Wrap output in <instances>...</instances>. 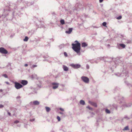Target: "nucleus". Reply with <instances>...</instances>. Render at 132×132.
<instances>
[{
    "mask_svg": "<svg viewBox=\"0 0 132 132\" xmlns=\"http://www.w3.org/2000/svg\"><path fill=\"white\" fill-rule=\"evenodd\" d=\"M70 66L75 69L79 68L81 67V65L78 64H71L70 65Z\"/></svg>",
    "mask_w": 132,
    "mask_h": 132,
    "instance_id": "6",
    "label": "nucleus"
},
{
    "mask_svg": "<svg viewBox=\"0 0 132 132\" xmlns=\"http://www.w3.org/2000/svg\"><path fill=\"white\" fill-rule=\"evenodd\" d=\"M28 37L27 36H26L25 37V38L23 39V40L25 42H27L28 40Z\"/></svg>",
    "mask_w": 132,
    "mask_h": 132,
    "instance_id": "26",
    "label": "nucleus"
},
{
    "mask_svg": "<svg viewBox=\"0 0 132 132\" xmlns=\"http://www.w3.org/2000/svg\"><path fill=\"white\" fill-rule=\"evenodd\" d=\"M46 110L47 112H48L50 111L51 110L50 108L48 107H45Z\"/></svg>",
    "mask_w": 132,
    "mask_h": 132,
    "instance_id": "21",
    "label": "nucleus"
},
{
    "mask_svg": "<svg viewBox=\"0 0 132 132\" xmlns=\"http://www.w3.org/2000/svg\"><path fill=\"white\" fill-rule=\"evenodd\" d=\"M115 75L119 77H123L125 76V77H127L128 76V72L125 70H124L122 71V72L121 74L118 73H115Z\"/></svg>",
    "mask_w": 132,
    "mask_h": 132,
    "instance_id": "2",
    "label": "nucleus"
},
{
    "mask_svg": "<svg viewBox=\"0 0 132 132\" xmlns=\"http://www.w3.org/2000/svg\"><path fill=\"white\" fill-rule=\"evenodd\" d=\"M33 103L34 105H38L39 104L40 102L37 101H35L33 102Z\"/></svg>",
    "mask_w": 132,
    "mask_h": 132,
    "instance_id": "14",
    "label": "nucleus"
},
{
    "mask_svg": "<svg viewBox=\"0 0 132 132\" xmlns=\"http://www.w3.org/2000/svg\"><path fill=\"white\" fill-rule=\"evenodd\" d=\"M116 63L114 62H112V64L111 65V69L112 71H113V69L115 68L116 67Z\"/></svg>",
    "mask_w": 132,
    "mask_h": 132,
    "instance_id": "7",
    "label": "nucleus"
},
{
    "mask_svg": "<svg viewBox=\"0 0 132 132\" xmlns=\"http://www.w3.org/2000/svg\"><path fill=\"white\" fill-rule=\"evenodd\" d=\"M33 93H31L30 94H33Z\"/></svg>",
    "mask_w": 132,
    "mask_h": 132,
    "instance_id": "53",
    "label": "nucleus"
},
{
    "mask_svg": "<svg viewBox=\"0 0 132 132\" xmlns=\"http://www.w3.org/2000/svg\"><path fill=\"white\" fill-rule=\"evenodd\" d=\"M106 22H103L102 23V25L105 27H106Z\"/></svg>",
    "mask_w": 132,
    "mask_h": 132,
    "instance_id": "30",
    "label": "nucleus"
},
{
    "mask_svg": "<svg viewBox=\"0 0 132 132\" xmlns=\"http://www.w3.org/2000/svg\"><path fill=\"white\" fill-rule=\"evenodd\" d=\"M14 83L15 84L14 87L17 89H19L23 87V86L19 82H15Z\"/></svg>",
    "mask_w": 132,
    "mask_h": 132,
    "instance_id": "3",
    "label": "nucleus"
},
{
    "mask_svg": "<svg viewBox=\"0 0 132 132\" xmlns=\"http://www.w3.org/2000/svg\"><path fill=\"white\" fill-rule=\"evenodd\" d=\"M7 113H8V114L9 116H11V113H10V112H8Z\"/></svg>",
    "mask_w": 132,
    "mask_h": 132,
    "instance_id": "40",
    "label": "nucleus"
},
{
    "mask_svg": "<svg viewBox=\"0 0 132 132\" xmlns=\"http://www.w3.org/2000/svg\"><path fill=\"white\" fill-rule=\"evenodd\" d=\"M35 118H33L31 119H30V121L31 122H33L35 120Z\"/></svg>",
    "mask_w": 132,
    "mask_h": 132,
    "instance_id": "34",
    "label": "nucleus"
},
{
    "mask_svg": "<svg viewBox=\"0 0 132 132\" xmlns=\"http://www.w3.org/2000/svg\"><path fill=\"white\" fill-rule=\"evenodd\" d=\"M92 113V114H94V113Z\"/></svg>",
    "mask_w": 132,
    "mask_h": 132,
    "instance_id": "51",
    "label": "nucleus"
},
{
    "mask_svg": "<svg viewBox=\"0 0 132 132\" xmlns=\"http://www.w3.org/2000/svg\"><path fill=\"white\" fill-rule=\"evenodd\" d=\"M87 108L88 109L90 110H92L93 109V108H92L90 107L89 106H87Z\"/></svg>",
    "mask_w": 132,
    "mask_h": 132,
    "instance_id": "32",
    "label": "nucleus"
},
{
    "mask_svg": "<svg viewBox=\"0 0 132 132\" xmlns=\"http://www.w3.org/2000/svg\"><path fill=\"white\" fill-rule=\"evenodd\" d=\"M59 109L62 111H64V110L63 109L61 108H60Z\"/></svg>",
    "mask_w": 132,
    "mask_h": 132,
    "instance_id": "38",
    "label": "nucleus"
},
{
    "mask_svg": "<svg viewBox=\"0 0 132 132\" xmlns=\"http://www.w3.org/2000/svg\"><path fill=\"white\" fill-rule=\"evenodd\" d=\"M129 129L128 126H127L125 127L123 129V130L125 131L129 130Z\"/></svg>",
    "mask_w": 132,
    "mask_h": 132,
    "instance_id": "19",
    "label": "nucleus"
},
{
    "mask_svg": "<svg viewBox=\"0 0 132 132\" xmlns=\"http://www.w3.org/2000/svg\"><path fill=\"white\" fill-rule=\"evenodd\" d=\"M37 67V65H32L31 67V69H33L34 68L36 67Z\"/></svg>",
    "mask_w": 132,
    "mask_h": 132,
    "instance_id": "28",
    "label": "nucleus"
},
{
    "mask_svg": "<svg viewBox=\"0 0 132 132\" xmlns=\"http://www.w3.org/2000/svg\"><path fill=\"white\" fill-rule=\"evenodd\" d=\"M82 80L86 83H88L89 82V79L87 77L82 76L81 77Z\"/></svg>",
    "mask_w": 132,
    "mask_h": 132,
    "instance_id": "5",
    "label": "nucleus"
},
{
    "mask_svg": "<svg viewBox=\"0 0 132 132\" xmlns=\"http://www.w3.org/2000/svg\"><path fill=\"white\" fill-rule=\"evenodd\" d=\"M64 54L65 56L67 57L68 56L66 52H64Z\"/></svg>",
    "mask_w": 132,
    "mask_h": 132,
    "instance_id": "35",
    "label": "nucleus"
},
{
    "mask_svg": "<svg viewBox=\"0 0 132 132\" xmlns=\"http://www.w3.org/2000/svg\"><path fill=\"white\" fill-rule=\"evenodd\" d=\"M108 108L110 109L112 111H113L115 109L117 110V106L114 104L109 105Z\"/></svg>",
    "mask_w": 132,
    "mask_h": 132,
    "instance_id": "4",
    "label": "nucleus"
},
{
    "mask_svg": "<svg viewBox=\"0 0 132 132\" xmlns=\"http://www.w3.org/2000/svg\"><path fill=\"white\" fill-rule=\"evenodd\" d=\"M110 46V45H109V44L108 45V46Z\"/></svg>",
    "mask_w": 132,
    "mask_h": 132,
    "instance_id": "48",
    "label": "nucleus"
},
{
    "mask_svg": "<svg viewBox=\"0 0 132 132\" xmlns=\"http://www.w3.org/2000/svg\"><path fill=\"white\" fill-rule=\"evenodd\" d=\"M28 64H25V65H24V66H25V67H26V66H28Z\"/></svg>",
    "mask_w": 132,
    "mask_h": 132,
    "instance_id": "44",
    "label": "nucleus"
},
{
    "mask_svg": "<svg viewBox=\"0 0 132 132\" xmlns=\"http://www.w3.org/2000/svg\"><path fill=\"white\" fill-rule=\"evenodd\" d=\"M4 105L2 104H0V109L3 108L4 107Z\"/></svg>",
    "mask_w": 132,
    "mask_h": 132,
    "instance_id": "36",
    "label": "nucleus"
},
{
    "mask_svg": "<svg viewBox=\"0 0 132 132\" xmlns=\"http://www.w3.org/2000/svg\"><path fill=\"white\" fill-rule=\"evenodd\" d=\"M19 122V121L18 120H16L14 122V123H17Z\"/></svg>",
    "mask_w": 132,
    "mask_h": 132,
    "instance_id": "33",
    "label": "nucleus"
},
{
    "mask_svg": "<svg viewBox=\"0 0 132 132\" xmlns=\"http://www.w3.org/2000/svg\"><path fill=\"white\" fill-rule=\"evenodd\" d=\"M2 76L5 78H7L8 76L6 74H4L2 75Z\"/></svg>",
    "mask_w": 132,
    "mask_h": 132,
    "instance_id": "29",
    "label": "nucleus"
},
{
    "mask_svg": "<svg viewBox=\"0 0 132 132\" xmlns=\"http://www.w3.org/2000/svg\"><path fill=\"white\" fill-rule=\"evenodd\" d=\"M21 97V96H18L16 98V99L18 101L20 102V103L21 102V100H19V99H20Z\"/></svg>",
    "mask_w": 132,
    "mask_h": 132,
    "instance_id": "17",
    "label": "nucleus"
},
{
    "mask_svg": "<svg viewBox=\"0 0 132 132\" xmlns=\"http://www.w3.org/2000/svg\"><path fill=\"white\" fill-rule=\"evenodd\" d=\"M131 103L126 104L125 106L126 107H129L131 106Z\"/></svg>",
    "mask_w": 132,
    "mask_h": 132,
    "instance_id": "25",
    "label": "nucleus"
},
{
    "mask_svg": "<svg viewBox=\"0 0 132 132\" xmlns=\"http://www.w3.org/2000/svg\"><path fill=\"white\" fill-rule=\"evenodd\" d=\"M105 111L107 113H110V111L108 109H105Z\"/></svg>",
    "mask_w": 132,
    "mask_h": 132,
    "instance_id": "24",
    "label": "nucleus"
},
{
    "mask_svg": "<svg viewBox=\"0 0 132 132\" xmlns=\"http://www.w3.org/2000/svg\"><path fill=\"white\" fill-rule=\"evenodd\" d=\"M75 42H76L77 43H79L78 42L77 40H76Z\"/></svg>",
    "mask_w": 132,
    "mask_h": 132,
    "instance_id": "42",
    "label": "nucleus"
},
{
    "mask_svg": "<svg viewBox=\"0 0 132 132\" xmlns=\"http://www.w3.org/2000/svg\"><path fill=\"white\" fill-rule=\"evenodd\" d=\"M86 67L87 69H89V65L88 64H87L86 65Z\"/></svg>",
    "mask_w": 132,
    "mask_h": 132,
    "instance_id": "37",
    "label": "nucleus"
},
{
    "mask_svg": "<svg viewBox=\"0 0 132 132\" xmlns=\"http://www.w3.org/2000/svg\"><path fill=\"white\" fill-rule=\"evenodd\" d=\"M3 91V90H2V89H0V91L1 92H2Z\"/></svg>",
    "mask_w": 132,
    "mask_h": 132,
    "instance_id": "45",
    "label": "nucleus"
},
{
    "mask_svg": "<svg viewBox=\"0 0 132 132\" xmlns=\"http://www.w3.org/2000/svg\"><path fill=\"white\" fill-rule=\"evenodd\" d=\"M125 79H126V77L125 78H124Z\"/></svg>",
    "mask_w": 132,
    "mask_h": 132,
    "instance_id": "50",
    "label": "nucleus"
},
{
    "mask_svg": "<svg viewBox=\"0 0 132 132\" xmlns=\"http://www.w3.org/2000/svg\"><path fill=\"white\" fill-rule=\"evenodd\" d=\"M63 68L64 71H67L68 70V68L67 66L64 65H63Z\"/></svg>",
    "mask_w": 132,
    "mask_h": 132,
    "instance_id": "15",
    "label": "nucleus"
},
{
    "mask_svg": "<svg viewBox=\"0 0 132 132\" xmlns=\"http://www.w3.org/2000/svg\"><path fill=\"white\" fill-rule=\"evenodd\" d=\"M52 84L53 85L52 88L54 89H56L59 86V84L57 83L53 82L52 83Z\"/></svg>",
    "mask_w": 132,
    "mask_h": 132,
    "instance_id": "9",
    "label": "nucleus"
},
{
    "mask_svg": "<svg viewBox=\"0 0 132 132\" xmlns=\"http://www.w3.org/2000/svg\"><path fill=\"white\" fill-rule=\"evenodd\" d=\"M110 59H112L111 58H110Z\"/></svg>",
    "mask_w": 132,
    "mask_h": 132,
    "instance_id": "52",
    "label": "nucleus"
},
{
    "mask_svg": "<svg viewBox=\"0 0 132 132\" xmlns=\"http://www.w3.org/2000/svg\"><path fill=\"white\" fill-rule=\"evenodd\" d=\"M129 85H130V86H131V84H129Z\"/></svg>",
    "mask_w": 132,
    "mask_h": 132,
    "instance_id": "49",
    "label": "nucleus"
},
{
    "mask_svg": "<svg viewBox=\"0 0 132 132\" xmlns=\"http://www.w3.org/2000/svg\"><path fill=\"white\" fill-rule=\"evenodd\" d=\"M0 52L2 54H6L7 53V51L4 48H0Z\"/></svg>",
    "mask_w": 132,
    "mask_h": 132,
    "instance_id": "8",
    "label": "nucleus"
},
{
    "mask_svg": "<svg viewBox=\"0 0 132 132\" xmlns=\"http://www.w3.org/2000/svg\"><path fill=\"white\" fill-rule=\"evenodd\" d=\"M123 97L121 96H119L116 98L118 99L121 101L123 100Z\"/></svg>",
    "mask_w": 132,
    "mask_h": 132,
    "instance_id": "20",
    "label": "nucleus"
},
{
    "mask_svg": "<svg viewBox=\"0 0 132 132\" xmlns=\"http://www.w3.org/2000/svg\"><path fill=\"white\" fill-rule=\"evenodd\" d=\"M122 18V16L121 15H120L117 18V19L118 20Z\"/></svg>",
    "mask_w": 132,
    "mask_h": 132,
    "instance_id": "27",
    "label": "nucleus"
},
{
    "mask_svg": "<svg viewBox=\"0 0 132 132\" xmlns=\"http://www.w3.org/2000/svg\"><path fill=\"white\" fill-rule=\"evenodd\" d=\"M130 118L129 117H128L126 115L125 116V117L122 119V121L124 119H125L126 120H128L130 119Z\"/></svg>",
    "mask_w": 132,
    "mask_h": 132,
    "instance_id": "18",
    "label": "nucleus"
},
{
    "mask_svg": "<svg viewBox=\"0 0 132 132\" xmlns=\"http://www.w3.org/2000/svg\"><path fill=\"white\" fill-rule=\"evenodd\" d=\"M89 102L90 104L95 107H97V105L95 103L90 101H89Z\"/></svg>",
    "mask_w": 132,
    "mask_h": 132,
    "instance_id": "13",
    "label": "nucleus"
},
{
    "mask_svg": "<svg viewBox=\"0 0 132 132\" xmlns=\"http://www.w3.org/2000/svg\"><path fill=\"white\" fill-rule=\"evenodd\" d=\"M80 104L82 105H84L85 104V101L82 100H80Z\"/></svg>",
    "mask_w": 132,
    "mask_h": 132,
    "instance_id": "22",
    "label": "nucleus"
},
{
    "mask_svg": "<svg viewBox=\"0 0 132 132\" xmlns=\"http://www.w3.org/2000/svg\"><path fill=\"white\" fill-rule=\"evenodd\" d=\"M87 46V44L85 42H83L81 44V46L82 47H85Z\"/></svg>",
    "mask_w": 132,
    "mask_h": 132,
    "instance_id": "16",
    "label": "nucleus"
},
{
    "mask_svg": "<svg viewBox=\"0 0 132 132\" xmlns=\"http://www.w3.org/2000/svg\"><path fill=\"white\" fill-rule=\"evenodd\" d=\"M103 0H99V2L101 3L103 2Z\"/></svg>",
    "mask_w": 132,
    "mask_h": 132,
    "instance_id": "41",
    "label": "nucleus"
},
{
    "mask_svg": "<svg viewBox=\"0 0 132 132\" xmlns=\"http://www.w3.org/2000/svg\"><path fill=\"white\" fill-rule=\"evenodd\" d=\"M72 29H73L72 28H69L68 29V30L66 31H65V33L66 34H70L72 31Z\"/></svg>",
    "mask_w": 132,
    "mask_h": 132,
    "instance_id": "12",
    "label": "nucleus"
},
{
    "mask_svg": "<svg viewBox=\"0 0 132 132\" xmlns=\"http://www.w3.org/2000/svg\"><path fill=\"white\" fill-rule=\"evenodd\" d=\"M77 9H76V10H77L78 9V7H77Z\"/></svg>",
    "mask_w": 132,
    "mask_h": 132,
    "instance_id": "47",
    "label": "nucleus"
},
{
    "mask_svg": "<svg viewBox=\"0 0 132 132\" xmlns=\"http://www.w3.org/2000/svg\"><path fill=\"white\" fill-rule=\"evenodd\" d=\"M72 48L73 50L76 52L79 55H80V50L81 49L80 43H72Z\"/></svg>",
    "mask_w": 132,
    "mask_h": 132,
    "instance_id": "1",
    "label": "nucleus"
},
{
    "mask_svg": "<svg viewBox=\"0 0 132 132\" xmlns=\"http://www.w3.org/2000/svg\"><path fill=\"white\" fill-rule=\"evenodd\" d=\"M60 22L61 24L62 25L64 24L65 23L63 19L61 20L60 21Z\"/></svg>",
    "mask_w": 132,
    "mask_h": 132,
    "instance_id": "23",
    "label": "nucleus"
},
{
    "mask_svg": "<svg viewBox=\"0 0 132 132\" xmlns=\"http://www.w3.org/2000/svg\"><path fill=\"white\" fill-rule=\"evenodd\" d=\"M20 83L23 85H27L28 83V81L27 80H22L21 81Z\"/></svg>",
    "mask_w": 132,
    "mask_h": 132,
    "instance_id": "11",
    "label": "nucleus"
},
{
    "mask_svg": "<svg viewBox=\"0 0 132 132\" xmlns=\"http://www.w3.org/2000/svg\"><path fill=\"white\" fill-rule=\"evenodd\" d=\"M60 113L61 114H63V113L62 112H60Z\"/></svg>",
    "mask_w": 132,
    "mask_h": 132,
    "instance_id": "43",
    "label": "nucleus"
},
{
    "mask_svg": "<svg viewBox=\"0 0 132 132\" xmlns=\"http://www.w3.org/2000/svg\"><path fill=\"white\" fill-rule=\"evenodd\" d=\"M5 83H6L7 84H8V85H9L10 84V83H9L8 82L6 81V82H5Z\"/></svg>",
    "mask_w": 132,
    "mask_h": 132,
    "instance_id": "39",
    "label": "nucleus"
},
{
    "mask_svg": "<svg viewBox=\"0 0 132 132\" xmlns=\"http://www.w3.org/2000/svg\"><path fill=\"white\" fill-rule=\"evenodd\" d=\"M126 46L125 45L123 44H120L119 45H118L117 46V48L119 49H121L122 48H124Z\"/></svg>",
    "mask_w": 132,
    "mask_h": 132,
    "instance_id": "10",
    "label": "nucleus"
},
{
    "mask_svg": "<svg viewBox=\"0 0 132 132\" xmlns=\"http://www.w3.org/2000/svg\"><path fill=\"white\" fill-rule=\"evenodd\" d=\"M57 118L58 121H60L61 119H60V117H59V116H57Z\"/></svg>",
    "mask_w": 132,
    "mask_h": 132,
    "instance_id": "31",
    "label": "nucleus"
},
{
    "mask_svg": "<svg viewBox=\"0 0 132 132\" xmlns=\"http://www.w3.org/2000/svg\"><path fill=\"white\" fill-rule=\"evenodd\" d=\"M78 5V4H77L76 5V6H77Z\"/></svg>",
    "mask_w": 132,
    "mask_h": 132,
    "instance_id": "46",
    "label": "nucleus"
}]
</instances>
